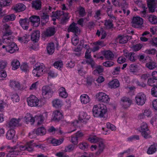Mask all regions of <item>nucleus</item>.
Instances as JSON below:
<instances>
[{"label": "nucleus", "mask_w": 157, "mask_h": 157, "mask_svg": "<svg viewBox=\"0 0 157 157\" xmlns=\"http://www.w3.org/2000/svg\"><path fill=\"white\" fill-rule=\"evenodd\" d=\"M33 142V140H31L30 142H27L26 145L24 146L20 145L18 146V147H17V146H14L13 147L8 146L7 147L9 149L11 150L9 152L11 154L15 155L17 154H16V153L19 152V150L17 149L18 148L21 151L27 150L29 151H31L33 150V147L34 146V144H32Z\"/></svg>", "instance_id": "nucleus-1"}, {"label": "nucleus", "mask_w": 157, "mask_h": 157, "mask_svg": "<svg viewBox=\"0 0 157 157\" xmlns=\"http://www.w3.org/2000/svg\"><path fill=\"white\" fill-rule=\"evenodd\" d=\"M107 111L106 106L103 104L95 105L93 109V113L95 117H103Z\"/></svg>", "instance_id": "nucleus-2"}, {"label": "nucleus", "mask_w": 157, "mask_h": 157, "mask_svg": "<svg viewBox=\"0 0 157 157\" xmlns=\"http://www.w3.org/2000/svg\"><path fill=\"white\" fill-rule=\"evenodd\" d=\"M105 147V145L104 144V141L103 140H102L97 144V145H91L90 148L91 150L93 151L97 149L98 151L96 152L95 154L97 155H98L103 152Z\"/></svg>", "instance_id": "nucleus-3"}, {"label": "nucleus", "mask_w": 157, "mask_h": 157, "mask_svg": "<svg viewBox=\"0 0 157 157\" xmlns=\"http://www.w3.org/2000/svg\"><path fill=\"white\" fill-rule=\"evenodd\" d=\"M139 131L141 133L142 136L145 138L147 139L150 137V131L148 129L147 124L143 122L140 126Z\"/></svg>", "instance_id": "nucleus-4"}, {"label": "nucleus", "mask_w": 157, "mask_h": 157, "mask_svg": "<svg viewBox=\"0 0 157 157\" xmlns=\"http://www.w3.org/2000/svg\"><path fill=\"white\" fill-rule=\"evenodd\" d=\"M143 19L140 17H134L132 18V26L135 28L140 29L143 27Z\"/></svg>", "instance_id": "nucleus-5"}, {"label": "nucleus", "mask_w": 157, "mask_h": 157, "mask_svg": "<svg viewBox=\"0 0 157 157\" xmlns=\"http://www.w3.org/2000/svg\"><path fill=\"white\" fill-rule=\"evenodd\" d=\"M91 49H87L85 53V57L86 59L84 60L82 63V64H87L90 65L92 67H93L94 66L95 63L94 61L90 58V53L91 51Z\"/></svg>", "instance_id": "nucleus-6"}, {"label": "nucleus", "mask_w": 157, "mask_h": 157, "mask_svg": "<svg viewBox=\"0 0 157 157\" xmlns=\"http://www.w3.org/2000/svg\"><path fill=\"white\" fill-rule=\"evenodd\" d=\"M146 99V95L142 93H138L135 97L136 102L138 105H144Z\"/></svg>", "instance_id": "nucleus-7"}, {"label": "nucleus", "mask_w": 157, "mask_h": 157, "mask_svg": "<svg viewBox=\"0 0 157 157\" xmlns=\"http://www.w3.org/2000/svg\"><path fill=\"white\" fill-rule=\"evenodd\" d=\"M35 68H34L33 73L34 74V76L40 77L44 73V70L45 66L43 64L36 65Z\"/></svg>", "instance_id": "nucleus-8"}, {"label": "nucleus", "mask_w": 157, "mask_h": 157, "mask_svg": "<svg viewBox=\"0 0 157 157\" xmlns=\"http://www.w3.org/2000/svg\"><path fill=\"white\" fill-rule=\"evenodd\" d=\"M98 101L100 102L108 103L109 102L110 98L108 96L103 92H99L96 95Z\"/></svg>", "instance_id": "nucleus-9"}, {"label": "nucleus", "mask_w": 157, "mask_h": 157, "mask_svg": "<svg viewBox=\"0 0 157 157\" xmlns=\"http://www.w3.org/2000/svg\"><path fill=\"white\" fill-rule=\"evenodd\" d=\"M28 105L31 106H36L39 104V100L35 96L31 95L27 99Z\"/></svg>", "instance_id": "nucleus-10"}, {"label": "nucleus", "mask_w": 157, "mask_h": 157, "mask_svg": "<svg viewBox=\"0 0 157 157\" xmlns=\"http://www.w3.org/2000/svg\"><path fill=\"white\" fill-rule=\"evenodd\" d=\"M77 25V24L73 22L70 25L68 28V32H72L74 33L73 36L78 35L80 33V30L78 27L76 26Z\"/></svg>", "instance_id": "nucleus-11"}, {"label": "nucleus", "mask_w": 157, "mask_h": 157, "mask_svg": "<svg viewBox=\"0 0 157 157\" xmlns=\"http://www.w3.org/2000/svg\"><path fill=\"white\" fill-rule=\"evenodd\" d=\"M6 50L10 53H13L18 50L17 45L14 43H10L6 46Z\"/></svg>", "instance_id": "nucleus-12"}, {"label": "nucleus", "mask_w": 157, "mask_h": 157, "mask_svg": "<svg viewBox=\"0 0 157 157\" xmlns=\"http://www.w3.org/2000/svg\"><path fill=\"white\" fill-rule=\"evenodd\" d=\"M29 19L34 27H38L40 24V19L39 16L33 15Z\"/></svg>", "instance_id": "nucleus-13"}, {"label": "nucleus", "mask_w": 157, "mask_h": 157, "mask_svg": "<svg viewBox=\"0 0 157 157\" xmlns=\"http://www.w3.org/2000/svg\"><path fill=\"white\" fill-rule=\"evenodd\" d=\"M10 86L14 89L20 90H24L26 88V87L20 85L18 82L15 81H10Z\"/></svg>", "instance_id": "nucleus-14"}, {"label": "nucleus", "mask_w": 157, "mask_h": 157, "mask_svg": "<svg viewBox=\"0 0 157 157\" xmlns=\"http://www.w3.org/2000/svg\"><path fill=\"white\" fill-rule=\"evenodd\" d=\"M121 104L123 107L127 108L130 105L132 101L129 98L124 97L121 98Z\"/></svg>", "instance_id": "nucleus-15"}, {"label": "nucleus", "mask_w": 157, "mask_h": 157, "mask_svg": "<svg viewBox=\"0 0 157 157\" xmlns=\"http://www.w3.org/2000/svg\"><path fill=\"white\" fill-rule=\"evenodd\" d=\"M29 20L25 18L24 19H21L19 21V23L23 29L27 30L28 29Z\"/></svg>", "instance_id": "nucleus-16"}, {"label": "nucleus", "mask_w": 157, "mask_h": 157, "mask_svg": "<svg viewBox=\"0 0 157 157\" xmlns=\"http://www.w3.org/2000/svg\"><path fill=\"white\" fill-rule=\"evenodd\" d=\"M124 55L128 60L132 62H134L136 59V55L133 52H124Z\"/></svg>", "instance_id": "nucleus-17"}, {"label": "nucleus", "mask_w": 157, "mask_h": 157, "mask_svg": "<svg viewBox=\"0 0 157 157\" xmlns=\"http://www.w3.org/2000/svg\"><path fill=\"white\" fill-rule=\"evenodd\" d=\"M40 37V32L38 30L33 31L31 34V40L34 42L38 40Z\"/></svg>", "instance_id": "nucleus-18"}, {"label": "nucleus", "mask_w": 157, "mask_h": 157, "mask_svg": "<svg viewBox=\"0 0 157 157\" xmlns=\"http://www.w3.org/2000/svg\"><path fill=\"white\" fill-rule=\"evenodd\" d=\"M20 120L18 119H17L16 118L12 119L8 123L7 126L9 128H13L19 125V122Z\"/></svg>", "instance_id": "nucleus-19"}, {"label": "nucleus", "mask_w": 157, "mask_h": 157, "mask_svg": "<svg viewBox=\"0 0 157 157\" xmlns=\"http://www.w3.org/2000/svg\"><path fill=\"white\" fill-rule=\"evenodd\" d=\"M94 46L91 49V51L94 52L98 50L99 49V46L101 47L105 46V45L102 41H98L96 42H95L93 43Z\"/></svg>", "instance_id": "nucleus-20"}, {"label": "nucleus", "mask_w": 157, "mask_h": 157, "mask_svg": "<svg viewBox=\"0 0 157 157\" xmlns=\"http://www.w3.org/2000/svg\"><path fill=\"white\" fill-rule=\"evenodd\" d=\"M3 30L4 31L3 35H4V36H8L12 34V33L10 29V27L7 24H5L3 25Z\"/></svg>", "instance_id": "nucleus-21"}, {"label": "nucleus", "mask_w": 157, "mask_h": 157, "mask_svg": "<svg viewBox=\"0 0 157 157\" xmlns=\"http://www.w3.org/2000/svg\"><path fill=\"white\" fill-rule=\"evenodd\" d=\"M90 118V116L88 115L86 113L84 112L80 113L79 115V120L80 121H83V122L86 121L88 120Z\"/></svg>", "instance_id": "nucleus-22"}, {"label": "nucleus", "mask_w": 157, "mask_h": 157, "mask_svg": "<svg viewBox=\"0 0 157 157\" xmlns=\"http://www.w3.org/2000/svg\"><path fill=\"white\" fill-rule=\"evenodd\" d=\"M145 66L149 69L153 70L157 67V64L155 61L151 60L146 64Z\"/></svg>", "instance_id": "nucleus-23"}, {"label": "nucleus", "mask_w": 157, "mask_h": 157, "mask_svg": "<svg viewBox=\"0 0 157 157\" xmlns=\"http://www.w3.org/2000/svg\"><path fill=\"white\" fill-rule=\"evenodd\" d=\"M15 16L13 14L5 15L3 19V22H7L10 21H12L15 19Z\"/></svg>", "instance_id": "nucleus-24"}, {"label": "nucleus", "mask_w": 157, "mask_h": 157, "mask_svg": "<svg viewBox=\"0 0 157 157\" xmlns=\"http://www.w3.org/2000/svg\"><path fill=\"white\" fill-rule=\"evenodd\" d=\"M25 6L22 3H18L14 6L13 10L16 12H20L24 10Z\"/></svg>", "instance_id": "nucleus-25"}, {"label": "nucleus", "mask_w": 157, "mask_h": 157, "mask_svg": "<svg viewBox=\"0 0 157 157\" xmlns=\"http://www.w3.org/2000/svg\"><path fill=\"white\" fill-rule=\"evenodd\" d=\"M54 117L53 120L56 121H59L63 117L62 113L59 111H56L53 113Z\"/></svg>", "instance_id": "nucleus-26"}, {"label": "nucleus", "mask_w": 157, "mask_h": 157, "mask_svg": "<svg viewBox=\"0 0 157 157\" xmlns=\"http://www.w3.org/2000/svg\"><path fill=\"white\" fill-rule=\"evenodd\" d=\"M119 39V42L120 44H124L131 39V37L128 35L119 36H118Z\"/></svg>", "instance_id": "nucleus-27"}, {"label": "nucleus", "mask_w": 157, "mask_h": 157, "mask_svg": "<svg viewBox=\"0 0 157 157\" xmlns=\"http://www.w3.org/2000/svg\"><path fill=\"white\" fill-rule=\"evenodd\" d=\"M109 85L111 88H115L119 86L120 82L118 80L115 79L110 82L109 83Z\"/></svg>", "instance_id": "nucleus-28"}, {"label": "nucleus", "mask_w": 157, "mask_h": 157, "mask_svg": "<svg viewBox=\"0 0 157 157\" xmlns=\"http://www.w3.org/2000/svg\"><path fill=\"white\" fill-rule=\"evenodd\" d=\"M33 7L36 10H40L41 7V2L39 0L33 1L32 3Z\"/></svg>", "instance_id": "nucleus-29"}, {"label": "nucleus", "mask_w": 157, "mask_h": 157, "mask_svg": "<svg viewBox=\"0 0 157 157\" xmlns=\"http://www.w3.org/2000/svg\"><path fill=\"white\" fill-rule=\"evenodd\" d=\"M47 49V52L49 55H52L54 52V44L53 43L48 44Z\"/></svg>", "instance_id": "nucleus-30"}, {"label": "nucleus", "mask_w": 157, "mask_h": 157, "mask_svg": "<svg viewBox=\"0 0 157 157\" xmlns=\"http://www.w3.org/2000/svg\"><path fill=\"white\" fill-rule=\"evenodd\" d=\"M113 20L110 19L106 20H105L104 25L105 28L106 29H110L113 27Z\"/></svg>", "instance_id": "nucleus-31"}, {"label": "nucleus", "mask_w": 157, "mask_h": 157, "mask_svg": "<svg viewBox=\"0 0 157 157\" xmlns=\"http://www.w3.org/2000/svg\"><path fill=\"white\" fill-rule=\"evenodd\" d=\"M59 96L63 98H66L68 96V94L66 92L65 88L63 87L60 88L59 90Z\"/></svg>", "instance_id": "nucleus-32"}, {"label": "nucleus", "mask_w": 157, "mask_h": 157, "mask_svg": "<svg viewBox=\"0 0 157 157\" xmlns=\"http://www.w3.org/2000/svg\"><path fill=\"white\" fill-rule=\"evenodd\" d=\"M102 139L96 136H90L88 138V140L91 143H97L98 144Z\"/></svg>", "instance_id": "nucleus-33"}, {"label": "nucleus", "mask_w": 157, "mask_h": 157, "mask_svg": "<svg viewBox=\"0 0 157 157\" xmlns=\"http://www.w3.org/2000/svg\"><path fill=\"white\" fill-rule=\"evenodd\" d=\"M55 33V29L54 28H49L46 30L44 35L47 36H50L53 35Z\"/></svg>", "instance_id": "nucleus-34"}, {"label": "nucleus", "mask_w": 157, "mask_h": 157, "mask_svg": "<svg viewBox=\"0 0 157 157\" xmlns=\"http://www.w3.org/2000/svg\"><path fill=\"white\" fill-rule=\"evenodd\" d=\"M15 135V131L13 129H11L9 130L6 133V137L9 140H11L13 138Z\"/></svg>", "instance_id": "nucleus-35"}, {"label": "nucleus", "mask_w": 157, "mask_h": 157, "mask_svg": "<svg viewBox=\"0 0 157 157\" xmlns=\"http://www.w3.org/2000/svg\"><path fill=\"white\" fill-rule=\"evenodd\" d=\"M157 147V144H154L151 145L150 147H149L147 153L149 154H152L154 153L156 151V147Z\"/></svg>", "instance_id": "nucleus-36"}, {"label": "nucleus", "mask_w": 157, "mask_h": 157, "mask_svg": "<svg viewBox=\"0 0 157 157\" xmlns=\"http://www.w3.org/2000/svg\"><path fill=\"white\" fill-rule=\"evenodd\" d=\"M104 56L107 59L111 60L113 59L114 55L111 51H107L105 52Z\"/></svg>", "instance_id": "nucleus-37"}, {"label": "nucleus", "mask_w": 157, "mask_h": 157, "mask_svg": "<svg viewBox=\"0 0 157 157\" xmlns=\"http://www.w3.org/2000/svg\"><path fill=\"white\" fill-rule=\"evenodd\" d=\"M149 21L152 24H157V17L154 15H150L147 16V18Z\"/></svg>", "instance_id": "nucleus-38"}, {"label": "nucleus", "mask_w": 157, "mask_h": 157, "mask_svg": "<svg viewBox=\"0 0 157 157\" xmlns=\"http://www.w3.org/2000/svg\"><path fill=\"white\" fill-rule=\"evenodd\" d=\"M53 106L56 108L61 107L62 105V102L58 99H55L52 101Z\"/></svg>", "instance_id": "nucleus-39"}, {"label": "nucleus", "mask_w": 157, "mask_h": 157, "mask_svg": "<svg viewBox=\"0 0 157 157\" xmlns=\"http://www.w3.org/2000/svg\"><path fill=\"white\" fill-rule=\"evenodd\" d=\"M80 98L81 102L83 104H86L90 101V98L86 94L82 95L80 96Z\"/></svg>", "instance_id": "nucleus-40"}, {"label": "nucleus", "mask_w": 157, "mask_h": 157, "mask_svg": "<svg viewBox=\"0 0 157 157\" xmlns=\"http://www.w3.org/2000/svg\"><path fill=\"white\" fill-rule=\"evenodd\" d=\"M50 87L48 86H43L42 88V94L43 95H45L51 92Z\"/></svg>", "instance_id": "nucleus-41"}, {"label": "nucleus", "mask_w": 157, "mask_h": 157, "mask_svg": "<svg viewBox=\"0 0 157 157\" xmlns=\"http://www.w3.org/2000/svg\"><path fill=\"white\" fill-rule=\"evenodd\" d=\"M12 69L15 70L18 68L20 66V63L19 61L17 59H14L12 62Z\"/></svg>", "instance_id": "nucleus-42"}, {"label": "nucleus", "mask_w": 157, "mask_h": 157, "mask_svg": "<svg viewBox=\"0 0 157 157\" xmlns=\"http://www.w3.org/2000/svg\"><path fill=\"white\" fill-rule=\"evenodd\" d=\"M35 121L37 122L38 125H41L43 123L44 119L42 115L36 116L34 117Z\"/></svg>", "instance_id": "nucleus-43"}, {"label": "nucleus", "mask_w": 157, "mask_h": 157, "mask_svg": "<svg viewBox=\"0 0 157 157\" xmlns=\"http://www.w3.org/2000/svg\"><path fill=\"white\" fill-rule=\"evenodd\" d=\"M36 132L37 135H43L46 133V130L44 127H41L36 130Z\"/></svg>", "instance_id": "nucleus-44"}, {"label": "nucleus", "mask_w": 157, "mask_h": 157, "mask_svg": "<svg viewBox=\"0 0 157 157\" xmlns=\"http://www.w3.org/2000/svg\"><path fill=\"white\" fill-rule=\"evenodd\" d=\"M63 141V138L59 140L56 139H53L51 140V143L54 146L59 145L61 144Z\"/></svg>", "instance_id": "nucleus-45"}, {"label": "nucleus", "mask_w": 157, "mask_h": 157, "mask_svg": "<svg viewBox=\"0 0 157 157\" xmlns=\"http://www.w3.org/2000/svg\"><path fill=\"white\" fill-rule=\"evenodd\" d=\"M19 41L24 43H27L29 40V36L27 34H25L22 37H19L18 38Z\"/></svg>", "instance_id": "nucleus-46"}, {"label": "nucleus", "mask_w": 157, "mask_h": 157, "mask_svg": "<svg viewBox=\"0 0 157 157\" xmlns=\"http://www.w3.org/2000/svg\"><path fill=\"white\" fill-rule=\"evenodd\" d=\"M104 69L101 66H97L96 67V69L94 71L93 73L94 75L99 74L103 72Z\"/></svg>", "instance_id": "nucleus-47"}, {"label": "nucleus", "mask_w": 157, "mask_h": 157, "mask_svg": "<svg viewBox=\"0 0 157 157\" xmlns=\"http://www.w3.org/2000/svg\"><path fill=\"white\" fill-rule=\"evenodd\" d=\"M12 3L11 0H6L0 2L1 7L10 6Z\"/></svg>", "instance_id": "nucleus-48"}, {"label": "nucleus", "mask_w": 157, "mask_h": 157, "mask_svg": "<svg viewBox=\"0 0 157 157\" xmlns=\"http://www.w3.org/2000/svg\"><path fill=\"white\" fill-rule=\"evenodd\" d=\"M78 146L80 149L84 150L87 149L88 147V144L85 142L80 143L78 144Z\"/></svg>", "instance_id": "nucleus-49"}, {"label": "nucleus", "mask_w": 157, "mask_h": 157, "mask_svg": "<svg viewBox=\"0 0 157 157\" xmlns=\"http://www.w3.org/2000/svg\"><path fill=\"white\" fill-rule=\"evenodd\" d=\"M25 118L26 122H31L33 123L35 121L34 118H33L30 114H27Z\"/></svg>", "instance_id": "nucleus-50"}, {"label": "nucleus", "mask_w": 157, "mask_h": 157, "mask_svg": "<svg viewBox=\"0 0 157 157\" xmlns=\"http://www.w3.org/2000/svg\"><path fill=\"white\" fill-rule=\"evenodd\" d=\"M3 43H6L7 44V45H9L10 43H12V42H11L10 40V38L8 36H5L4 35L3 36L2 39Z\"/></svg>", "instance_id": "nucleus-51"}, {"label": "nucleus", "mask_w": 157, "mask_h": 157, "mask_svg": "<svg viewBox=\"0 0 157 157\" xmlns=\"http://www.w3.org/2000/svg\"><path fill=\"white\" fill-rule=\"evenodd\" d=\"M101 33L102 35L101 39H104L106 36L107 34L106 33V32L103 30V29L102 28L101 29L100 31H99V30H97L96 34L99 36Z\"/></svg>", "instance_id": "nucleus-52"}, {"label": "nucleus", "mask_w": 157, "mask_h": 157, "mask_svg": "<svg viewBox=\"0 0 157 157\" xmlns=\"http://www.w3.org/2000/svg\"><path fill=\"white\" fill-rule=\"evenodd\" d=\"M139 76L142 81H144L150 77V75L148 73L140 74L139 75Z\"/></svg>", "instance_id": "nucleus-53"}, {"label": "nucleus", "mask_w": 157, "mask_h": 157, "mask_svg": "<svg viewBox=\"0 0 157 157\" xmlns=\"http://www.w3.org/2000/svg\"><path fill=\"white\" fill-rule=\"evenodd\" d=\"M75 148V146L70 144L65 147V152H71L74 150Z\"/></svg>", "instance_id": "nucleus-54"}, {"label": "nucleus", "mask_w": 157, "mask_h": 157, "mask_svg": "<svg viewBox=\"0 0 157 157\" xmlns=\"http://www.w3.org/2000/svg\"><path fill=\"white\" fill-rule=\"evenodd\" d=\"M53 65L55 68L59 69L63 67V62L61 60L57 61L54 63Z\"/></svg>", "instance_id": "nucleus-55"}, {"label": "nucleus", "mask_w": 157, "mask_h": 157, "mask_svg": "<svg viewBox=\"0 0 157 157\" xmlns=\"http://www.w3.org/2000/svg\"><path fill=\"white\" fill-rule=\"evenodd\" d=\"M63 12L62 11H57L52 14V16L56 17L57 19L59 18V17L63 14Z\"/></svg>", "instance_id": "nucleus-56"}, {"label": "nucleus", "mask_w": 157, "mask_h": 157, "mask_svg": "<svg viewBox=\"0 0 157 157\" xmlns=\"http://www.w3.org/2000/svg\"><path fill=\"white\" fill-rule=\"evenodd\" d=\"M78 35L73 36L71 39L72 43L74 45H76L78 43L79 40L78 38Z\"/></svg>", "instance_id": "nucleus-57"}, {"label": "nucleus", "mask_w": 157, "mask_h": 157, "mask_svg": "<svg viewBox=\"0 0 157 157\" xmlns=\"http://www.w3.org/2000/svg\"><path fill=\"white\" fill-rule=\"evenodd\" d=\"M150 44L153 46H157V37H154L149 41Z\"/></svg>", "instance_id": "nucleus-58"}, {"label": "nucleus", "mask_w": 157, "mask_h": 157, "mask_svg": "<svg viewBox=\"0 0 157 157\" xmlns=\"http://www.w3.org/2000/svg\"><path fill=\"white\" fill-rule=\"evenodd\" d=\"M21 70L23 71L27 72L29 71V67L26 63H23L21 66Z\"/></svg>", "instance_id": "nucleus-59"}, {"label": "nucleus", "mask_w": 157, "mask_h": 157, "mask_svg": "<svg viewBox=\"0 0 157 157\" xmlns=\"http://www.w3.org/2000/svg\"><path fill=\"white\" fill-rule=\"evenodd\" d=\"M11 99L14 102H18L19 100V97L17 94H13L11 96Z\"/></svg>", "instance_id": "nucleus-60"}, {"label": "nucleus", "mask_w": 157, "mask_h": 157, "mask_svg": "<svg viewBox=\"0 0 157 157\" xmlns=\"http://www.w3.org/2000/svg\"><path fill=\"white\" fill-rule=\"evenodd\" d=\"M114 63L111 61H106L103 63V65L106 67H109L113 66Z\"/></svg>", "instance_id": "nucleus-61"}, {"label": "nucleus", "mask_w": 157, "mask_h": 157, "mask_svg": "<svg viewBox=\"0 0 157 157\" xmlns=\"http://www.w3.org/2000/svg\"><path fill=\"white\" fill-rule=\"evenodd\" d=\"M137 68V65L136 64H131L129 66V69L132 72H134Z\"/></svg>", "instance_id": "nucleus-62"}, {"label": "nucleus", "mask_w": 157, "mask_h": 157, "mask_svg": "<svg viewBox=\"0 0 157 157\" xmlns=\"http://www.w3.org/2000/svg\"><path fill=\"white\" fill-rule=\"evenodd\" d=\"M157 51L155 49H147L145 50V53L152 55H154L156 53Z\"/></svg>", "instance_id": "nucleus-63"}, {"label": "nucleus", "mask_w": 157, "mask_h": 157, "mask_svg": "<svg viewBox=\"0 0 157 157\" xmlns=\"http://www.w3.org/2000/svg\"><path fill=\"white\" fill-rule=\"evenodd\" d=\"M151 94L153 96L157 97V86L153 87L152 88Z\"/></svg>", "instance_id": "nucleus-64"}]
</instances>
